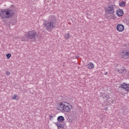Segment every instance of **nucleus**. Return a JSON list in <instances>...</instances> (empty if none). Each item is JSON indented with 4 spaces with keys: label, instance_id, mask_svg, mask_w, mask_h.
I'll return each instance as SVG.
<instances>
[{
    "label": "nucleus",
    "instance_id": "nucleus-1",
    "mask_svg": "<svg viewBox=\"0 0 129 129\" xmlns=\"http://www.w3.org/2000/svg\"><path fill=\"white\" fill-rule=\"evenodd\" d=\"M56 17L55 16H50L48 21H45L44 28L47 31H51L56 28Z\"/></svg>",
    "mask_w": 129,
    "mask_h": 129
},
{
    "label": "nucleus",
    "instance_id": "nucleus-2",
    "mask_svg": "<svg viewBox=\"0 0 129 129\" xmlns=\"http://www.w3.org/2000/svg\"><path fill=\"white\" fill-rule=\"evenodd\" d=\"M72 108V105L66 102H61L58 103V107H56L57 110L63 111V112H69Z\"/></svg>",
    "mask_w": 129,
    "mask_h": 129
},
{
    "label": "nucleus",
    "instance_id": "nucleus-3",
    "mask_svg": "<svg viewBox=\"0 0 129 129\" xmlns=\"http://www.w3.org/2000/svg\"><path fill=\"white\" fill-rule=\"evenodd\" d=\"M15 12L12 9H3L0 11V17L3 19H12Z\"/></svg>",
    "mask_w": 129,
    "mask_h": 129
},
{
    "label": "nucleus",
    "instance_id": "nucleus-4",
    "mask_svg": "<svg viewBox=\"0 0 129 129\" xmlns=\"http://www.w3.org/2000/svg\"><path fill=\"white\" fill-rule=\"evenodd\" d=\"M25 36L28 40H36L39 37L38 33L34 30L29 31L26 32Z\"/></svg>",
    "mask_w": 129,
    "mask_h": 129
},
{
    "label": "nucleus",
    "instance_id": "nucleus-5",
    "mask_svg": "<svg viewBox=\"0 0 129 129\" xmlns=\"http://www.w3.org/2000/svg\"><path fill=\"white\" fill-rule=\"evenodd\" d=\"M105 12L107 15H113L114 14V8L113 5H111L105 9Z\"/></svg>",
    "mask_w": 129,
    "mask_h": 129
},
{
    "label": "nucleus",
    "instance_id": "nucleus-6",
    "mask_svg": "<svg viewBox=\"0 0 129 129\" xmlns=\"http://www.w3.org/2000/svg\"><path fill=\"white\" fill-rule=\"evenodd\" d=\"M119 88H121L124 89L125 91H129V84H127L125 83H123L122 84H120L119 86Z\"/></svg>",
    "mask_w": 129,
    "mask_h": 129
},
{
    "label": "nucleus",
    "instance_id": "nucleus-7",
    "mask_svg": "<svg viewBox=\"0 0 129 129\" xmlns=\"http://www.w3.org/2000/svg\"><path fill=\"white\" fill-rule=\"evenodd\" d=\"M116 72H118V73H119V74H123L124 75L127 71L125 69V68L122 67L120 69H116Z\"/></svg>",
    "mask_w": 129,
    "mask_h": 129
},
{
    "label": "nucleus",
    "instance_id": "nucleus-8",
    "mask_svg": "<svg viewBox=\"0 0 129 129\" xmlns=\"http://www.w3.org/2000/svg\"><path fill=\"white\" fill-rule=\"evenodd\" d=\"M116 30L118 32H123L124 31V26L122 24H117L116 26Z\"/></svg>",
    "mask_w": 129,
    "mask_h": 129
},
{
    "label": "nucleus",
    "instance_id": "nucleus-9",
    "mask_svg": "<svg viewBox=\"0 0 129 129\" xmlns=\"http://www.w3.org/2000/svg\"><path fill=\"white\" fill-rule=\"evenodd\" d=\"M123 14H124V13H123V11L122 10V9H119L117 10L116 15L118 17H122V16H123Z\"/></svg>",
    "mask_w": 129,
    "mask_h": 129
},
{
    "label": "nucleus",
    "instance_id": "nucleus-10",
    "mask_svg": "<svg viewBox=\"0 0 129 129\" xmlns=\"http://www.w3.org/2000/svg\"><path fill=\"white\" fill-rule=\"evenodd\" d=\"M129 56V52L127 51H124L122 52L121 58H124V59H126V57H128Z\"/></svg>",
    "mask_w": 129,
    "mask_h": 129
},
{
    "label": "nucleus",
    "instance_id": "nucleus-11",
    "mask_svg": "<svg viewBox=\"0 0 129 129\" xmlns=\"http://www.w3.org/2000/svg\"><path fill=\"white\" fill-rule=\"evenodd\" d=\"M57 121L58 122H62V121H64L65 120V118H64V116H59L57 117Z\"/></svg>",
    "mask_w": 129,
    "mask_h": 129
},
{
    "label": "nucleus",
    "instance_id": "nucleus-12",
    "mask_svg": "<svg viewBox=\"0 0 129 129\" xmlns=\"http://www.w3.org/2000/svg\"><path fill=\"white\" fill-rule=\"evenodd\" d=\"M87 67L88 69H93V68H94V64L92 62H89L87 65Z\"/></svg>",
    "mask_w": 129,
    "mask_h": 129
},
{
    "label": "nucleus",
    "instance_id": "nucleus-13",
    "mask_svg": "<svg viewBox=\"0 0 129 129\" xmlns=\"http://www.w3.org/2000/svg\"><path fill=\"white\" fill-rule=\"evenodd\" d=\"M102 98L103 99V101L105 102V101H107L108 100V99L109 98V96L108 95H107L105 96H102Z\"/></svg>",
    "mask_w": 129,
    "mask_h": 129
},
{
    "label": "nucleus",
    "instance_id": "nucleus-14",
    "mask_svg": "<svg viewBox=\"0 0 129 129\" xmlns=\"http://www.w3.org/2000/svg\"><path fill=\"white\" fill-rule=\"evenodd\" d=\"M126 3L125 1H122L120 3H119V7H125Z\"/></svg>",
    "mask_w": 129,
    "mask_h": 129
},
{
    "label": "nucleus",
    "instance_id": "nucleus-15",
    "mask_svg": "<svg viewBox=\"0 0 129 129\" xmlns=\"http://www.w3.org/2000/svg\"><path fill=\"white\" fill-rule=\"evenodd\" d=\"M65 129V126L64 125V124H62L61 123H59V125H58V128L57 129Z\"/></svg>",
    "mask_w": 129,
    "mask_h": 129
},
{
    "label": "nucleus",
    "instance_id": "nucleus-16",
    "mask_svg": "<svg viewBox=\"0 0 129 129\" xmlns=\"http://www.w3.org/2000/svg\"><path fill=\"white\" fill-rule=\"evenodd\" d=\"M8 21H9L8 22V21L6 22V24L7 26H11V24H12V23L11 22H12V21H13V20L9 19V20H8Z\"/></svg>",
    "mask_w": 129,
    "mask_h": 129
},
{
    "label": "nucleus",
    "instance_id": "nucleus-17",
    "mask_svg": "<svg viewBox=\"0 0 129 129\" xmlns=\"http://www.w3.org/2000/svg\"><path fill=\"white\" fill-rule=\"evenodd\" d=\"M12 99H15L16 100H19V97L17 95H14L13 96Z\"/></svg>",
    "mask_w": 129,
    "mask_h": 129
},
{
    "label": "nucleus",
    "instance_id": "nucleus-18",
    "mask_svg": "<svg viewBox=\"0 0 129 129\" xmlns=\"http://www.w3.org/2000/svg\"><path fill=\"white\" fill-rule=\"evenodd\" d=\"M64 37L66 40H68L69 38H70V36H69V33H66V34H64Z\"/></svg>",
    "mask_w": 129,
    "mask_h": 129
},
{
    "label": "nucleus",
    "instance_id": "nucleus-19",
    "mask_svg": "<svg viewBox=\"0 0 129 129\" xmlns=\"http://www.w3.org/2000/svg\"><path fill=\"white\" fill-rule=\"evenodd\" d=\"M7 59H10L11 57H12V54L11 53H7L6 54Z\"/></svg>",
    "mask_w": 129,
    "mask_h": 129
},
{
    "label": "nucleus",
    "instance_id": "nucleus-20",
    "mask_svg": "<svg viewBox=\"0 0 129 129\" xmlns=\"http://www.w3.org/2000/svg\"><path fill=\"white\" fill-rule=\"evenodd\" d=\"M21 41L22 42H27V39L25 37L21 38Z\"/></svg>",
    "mask_w": 129,
    "mask_h": 129
},
{
    "label": "nucleus",
    "instance_id": "nucleus-21",
    "mask_svg": "<svg viewBox=\"0 0 129 129\" xmlns=\"http://www.w3.org/2000/svg\"><path fill=\"white\" fill-rule=\"evenodd\" d=\"M57 126V128H59V125L60 124L59 122H56L54 123Z\"/></svg>",
    "mask_w": 129,
    "mask_h": 129
},
{
    "label": "nucleus",
    "instance_id": "nucleus-22",
    "mask_svg": "<svg viewBox=\"0 0 129 129\" xmlns=\"http://www.w3.org/2000/svg\"><path fill=\"white\" fill-rule=\"evenodd\" d=\"M110 19H112V20H115V16H114V15H112L111 16V18H109Z\"/></svg>",
    "mask_w": 129,
    "mask_h": 129
},
{
    "label": "nucleus",
    "instance_id": "nucleus-23",
    "mask_svg": "<svg viewBox=\"0 0 129 129\" xmlns=\"http://www.w3.org/2000/svg\"><path fill=\"white\" fill-rule=\"evenodd\" d=\"M6 75H7V76H10V75H11V73L9 71L6 72Z\"/></svg>",
    "mask_w": 129,
    "mask_h": 129
},
{
    "label": "nucleus",
    "instance_id": "nucleus-24",
    "mask_svg": "<svg viewBox=\"0 0 129 129\" xmlns=\"http://www.w3.org/2000/svg\"><path fill=\"white\" fill-rule=\"evenodd\" d=\"M49 119L50 120H52V118H53L54 117V116H53V115L51 114L49 115Z\"/></svg>",
    "mask_w": 129,
    "mask_h": 129
},
{
    "label": "nucleus",
    "instance_id": "nucleus-25",
    "mask_svg": "<svg viewBox=\"0 0 129 129\" xmlns=\"http://www.w3.org/2000/svg\"><path fill=\"white\" fill-rule=\"evenodd\" d=\"M15 24H16V21H14L12 23V25H15Z\"/></svg>",
    "mask_w": 129,
    "mask_h": 129
},
{
    "label": "nucleus",
    "instance_id": "nucleus-26",
    "mask_svg": "<svg viewBox=\"0 0 129 129\" xmlns=\"http://www.w3.org/2000/svg\"><path fill=\"white\" fill-rule=\"evenodd\" d=\"M107 74H108V73L105 72V74H104V75H107Z\"/></svg>",
    "mask_w": 129,
    "mask_h": 129
},
{
    "label": "nucleus",
    "instance_id": "nucleus-27",
    "mask_svg": "<svg viewBox=\"0 0 129 129\" xmlns=\"http://www.w3.org/2000/svg\"><path fill=\"white\" fill-rule=\"evenodd\" d=\"M76 58H79V56H77Z\"/></svg>",
    "mask_w": 129,
    "mask_h": 129
},
{
    "label": "nucleus",
    "instance_id": "nucleus-28",
    "mask_svg": "<svg viewBox=\"0 0 129 129\" xmlns=\"http://www.w3.org/2000/svg\"><path fill=\"white\" fill-rule=\"evenodd\" d=\"M107 108H106V110H107Z\"/></svg>",
    "mask_w": 129,
    "mask_h": 129
},
{
    "label": "nucleus",
    "instance_id": "nucleus-29",
    "mask_svg": "<svg viewBox=\"0 0 129 129\" xmlns=\"http://www.w3.org/2000/svg\"><path fill=\"white\" fill-rule=\"evenodd\" d=\"M14 6V5H12V7H13Z\"/></svg>",
    "mask_w": 129,
    "mask_h": 129
}]
</instances>
